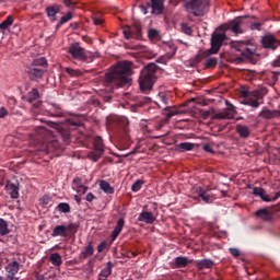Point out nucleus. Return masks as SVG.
Returning a JSON list of instances; mask_svg holds the SVG:
<instances>
[{
    "mask_svg": "<svg viewBox=\"0 0 280 280\" xmlns=\"http://www.w3.org/2000/svg\"><path fill=\"white\" fill-rule=\"evenodd\" d=\"M240 25H242V18H236L228 24L225 30H231L233 34H242V28H240Z\"/></svg>",
    "mask_w": 280,
    "mask_h": 280,
    "instance_id": "21",
    "label": "nucleus"
},
{
    "mask_svg": "<svg viewBox=\"0 0 280 280\" xmlns=\"http://www.w3.org/2000/svg\"><path fill=\"white\" fill-rule=\"evenodd\" d=\"M135 69L132 61L124 60L114 66L106 74L103 81L106 93H113L115 89H121L126 84H130V75Z\"/></svg>",
    "mask_w": 280,
    "mask_h": 280,
    "instance_id": "1",
    "label": "nucleus"
},
{
    "mask_svg": "<svg viewBox=\"0 0 280 280\" xmlns=\"http://www.w3.org/2000/svg\"><path fill=\"white\" fill-rule=\"evenodd\" d=\"M93 253H95V249L93 248V243L90 242L80 253L79 255L80 261H84V259H89V257H93Z\"/></svg>",
    "mask_w": 280,
    "mask_h": 280,
    "instance_id": "20",
    "label": "nucleus"
},
{
    "mask_svg": "<svg viewBox=\"0 0 280 280\" xmlns=\"http://www.w3.org/2000/svg\"><path fill=\"white\" fill-rule=\"evenodd\" d=\"M279 75H280V72H277V71H271L267 73V78L271 86H275V84H277L279 80Z\"/></svg>",
    "mask_w": 280,
    "mask_h": 280,
    "instance_id": "41",
    "label": "nucleus"
},
{
    "mask_svg": "<svg viewBox=\"0 0 280 280\" xmlns=\"http://www.w3.org/2000/svg\"><path fill=\"white\" fill-rule=\"evenodd\" d=\"M203 152H208L209 154H215V151L213 150V147H211L210 143H206L202 147Z\"/></svg>",
    "mask_w": 280,
    "mask_h": 280,
    "instance_id": "51",
    "label": "nucleus"
},
{
    "mask_svg": "<svg viewBox=\"0 0 280 280\" xmlns=\"http://www.w3.org/2000/svg\"><path fill=\"white\" fill-rule=\"evenodd\" d=\"M211 56V52H209V50H206L203 52H199L195 58H192L190 60L189 66L190 67H198V65H200V62H202V60H205V58H209Z\"/></svg>",
    "mask_w": 280,
    "mask_h": 280,
    "instance_id": "24",
    "label": "nucleus"
},
{
    "mask_svg": "<svg viewBox=\"0 0 280 280\" xmlns=\"http://www.w3.org/2000/svg\"><path fill=\"white\" fill-rule=\"evenodd\" d=\"M4 189H5V191H8V194L10 195V197L13 200L19 199V196H20V194H19V191H20L19 183L14 184L10 180H7Z\"/></svg>",
    "mask_w": 280,
    "mask_h": 280,
    "instance_id": "16",
    "label": "nucleus"
},
{
    "mask_svg": "<svg viewBox=\"0 0 280 280\" xmlns=\"http://www.w3.org/2000/svg\"><path fill=\"white\" fill-rule=\"evenodd\" d=\"M250 28L252 30H261V23H253L252 25H250Z\"/></svg>",
    "mask_w": 280,
    "mask_h": 280,
    "instance_id": "62",
    "label": "nucleus"
},
{
    "mask_svg": "<svg viewBox=\"0 0 280 280\" xmlns=\"http://www.w3.org/2000/svg\"><path fill=\"white\" fill-rule=\"evenodd\" d=\"M253 195L254 196H259L264 202H275V200H279L280 198V191L276 192L273 198H270L267 194L266 190L261 187H254L253 188Z\"/></svg>",
    "mask_w": 280,
    "mask_h": 280,
    "instance_id": "12",
    "label": "nucleus"
},
{
    "mask_svg": "<svg viewBox=\"0 0 280 280\" xmlns=\"http://www.w3.org/2000/svg\"><path fill=\"white\" fill-rule=\"evenodd\" d=\"M145 182L138 179L132 186H131V191H133L135 194H137V191L141 190V187H143V184Z\"/></svg>",
    "mask_w": 280,
    "mask_h": 280,
    "instance_id": "47",
    "label": "nucleus"
},
{
    "mask_svg": "<svg viewBox=\"0 0 280 280\" xmlns=\"http://www.w3.org/2000/svg\"><path fill=\"white\" fill-rule=\"evenodd\" d=\"M198 196L200 199L203 200V202H206L207 205H209L210 202H213V197L211 195H209L207 192V190L199 188L198 190Z\"/></svg>",
    "mask_w": 280,
    "mask_h": 280,
    "instance_id": "37",
    "label": "nucleus"
},
{
    "mask_svg": "<svg viewBox=\"0 0 280 280\" xmlns=\"http://www.w3.org/2000/svg\"><path fill=\"white\" fill-rule=\"evenodd\" d=\"M176 150H178V152H191V150H194V143L182 142L176 145Z\"/></svg>",
    "mask_w": 280,
    "mask_h": 280,
    "instance_id": "38",
    "label": "nucleus"
},
{
    "mask_svg": "<svg viewBox=\"0 0 280 280\" xmlns=\"http://www.w3.org/2000/svg\"><path fill=\"white\" fill-rule=\"evenodd\" d=\"M148 36L151 39L159 38V31L151 28V30H149Z\"/></svg>",
    "mask_w": 280,
    "mask_h": 280,
    "instance_id": "52",
    "label": "nucleus"
},
{
    "mask_svg": "<svg viewBox=\"0 0 280 280\" xmlns=\"http://www.w3.org/2000/svg\"><path fill=\"white\" fill-rule=\"evenodd\" d=\"M152 12L154 14H163V10H165V5H163V1H151L150 2Z\"/></svg>",
    "mask_w": 280,
    "mask_h": 280,
    "instance_id": "31",
    "label": "nucleus"
},
{
    "mask_svg": "<svg viewBox=\"0 0 280 280\" xmlns=\"http://www.w3.org/2000/svg\"><path fill=\"white\" fill-rule=\"evenodd\" d=\"M192 260L185 256H178L174 259V268H187Z\"/></svg>",
    "mask_w": 280,
    "mask_h": 280,
    "instance_id": "28",
    "label": "nucleus"
},
{
    "mask_svg": "<svg viewBox=\"0 0 280 280\" xmlns=\"http://www.w3.org/2000/svg\"><path fill=\"white\" fill-rule=\"evenodd\" d=\"M49 261L50 264H52V266H56L58 268L62 266V256H60V254L58 253H54L50 255Z\"/></svg>",
    "mask_w": 280,
    "mask_h": 280,
    "instance_id": "39",
    "label": "nucleus"
},
{
    "mask_svg": "<svg viewBox=\"0 0 280 280\" xmlns=\"http://www.w3.org/2000/svg\"><path fill=\"white\" fill-rule=\"evenodd\" d=\"M100 188L102 189V191H104L105 194H115V188H113L110 186V184L106 180H101L100 182Z\"/></svg>",
    "mask_w": 280,
    "mask_h": 280,
    "instance_id": "40",
    "label": "nucleus"
},
{
    "mask_svg": "<svg viewBox=\"0 0 280 280\" xmlns=\"http://www.w3.org/2000/svg\"><path fill=\"white\" fill-rule=\"evenodd\" d=\"M259 117H262V119H279L280 117V110L279 109H268V108H264L260 113H259Z\"/></svg>",
    "mask_w": 280,
    "mask_h": 280,
    "instance_id": "17",
    "label": "nucleus"
},
{
    "mask_svg": "<svg viewBox=\"0 0 280 280\" xmlns=\"http://www.w3.org/2000/svg\"><path fill=\"white\" fill-rule=\"evenodd\" d=\"M182 32H183V34H187V36H191L194 30L191 28V26H189V24L183 23L182 24Z\"/></svg>",
    "mask_w": 280,
    "mask_h": 280,
    "instance_id": "49",
    "label": "nucleus"
},
{
    "mask_svg": "<svg viewBox=\"0 0 280 280\" xmlns=\"http://www.w3.org/2000/svg\"><path fill=\"white\" fill-rule=\"evenodd\" d=\"M104 140L102 137L97 136L93 140V151H90L88 153V159L90 161H93V163H97V161L101 160L102 156H104Z\"/></svg>",
    "mask_w": 280,
    "mask_h": 280,
    "instance_id": "8",
    "label": "nucleus"
},
{
    "mask_svg": "<svg viewBox=\"0 0 280 280\" xmlns=\"http://www.w3.org/2000/svg\"><path fill=\"white\" fill-rule=\"evenodd\" d=\"M122 34L127 40H130V38H141V25L135 24L133 26H125Z\"/></svg>",
    "mask_w": 280,
    "mask_h": 280,
    "instance_id": "11",
    "label": "nucleus"
},
{
    "mask_svg": "<svg viewBox=\"0 0 280 280\" xmlns=\"http://www.w3.org/2000/svg\"><path fill=\"white\" fill-rule=\"evenodd\" d=\"M124 224H126V221L124 218L118 219L116 226L114 228L112 232V241L115 242L117 237H119V233L124 231Z\"/></svg>",
    "mask_w": 280,
    "mask_h": 280,
    "instance_id": "25",
    "label": "nucleus"
},
{
    "mask_svg": "<svg viewBox=\"0 0 280 280\" xmlns=\"http://www.w3.org/2000/svg\"><path fill=\"white\" fill-rule=\"evenodd\" d=\"M66 72H68L69 75H78V71L71 68H66Z\"/></svg>",
    "mask_w": 280,
    "mask_h": 280,
    "instance_id": "60",
    "label": "nucleus"
},
{
    "mask_svg": "<svg viewBox=\"0 0 280 280\" xmlns=\"http://www.w3.org/2000/svg\"><path fill=\"white\" fill-rule=\"evenodd\" d=\"M231 48L234 51H238L243 56V58L250 59L255 54V49L248 47V43L246 42H231Z\"/></svg>",
    "mask_w": 280,
    "mask_h": 280,
    "instance_id": "9",
    "label": "nucleus"
},
{
    "mask_svg": "<svg viewBox=\"0 0 280 280\" xmlns=\"http://www.w3.org/2000/svg\"><path fill=\"white\" fill-rule=\"evenodd\" d=\"M115 121L118 128H120L122 132H125L126 138L129 139L130 136L128 135V126L130 125V121H128V118L120 116V117H116Z\"/></svg>",
    "mask_w": 280,
    "mask_h": 280,
    "instance_id": "18",
    "label": "nucleus"
},
{
    "mask_svg": "<svg viewBox=\"0 0 280 280\" xmlns=\"http://www.w3.org/2000/svg\"><path fill=\"white\" fill-rule=\"evenodd\" d=\"M14 23V18L9 15L2 23H0V34H5V30Z\"/></svg>",
    "mask_w": 280,
    "mask_h": 280,
    "instance_id": "35",
    "label": "nucleus"
},
{
    "mask_svg": "<svg viewBox=\"0 0 280 280\" xmlns=\"http://www.w3.org/2000/svg\"><path fill=\"white\" fill-rule=\"evenodd\" d=\"M195 266L196 268H198V270H206L211 269L213 266H215V262L209 258H203L201 260H196Z\"/></svg>",
    "mask_w": 280,
    "mask_h": 280,
    "instance_id": "19",
    "label": "nucleus"
},
{
    "mask_svg": "<svg viewBox=\"0 0 280 280\" xmlns=\"http://www.w3.org/2000/svg\"><path fill=\"white\" fill-rule=\"evenodd\" d=\"M170 49H171L170 52L158 58L155 60V62H159L161 65H167V60H172V58H174V56H176V46H170Z\"/></svg>",
    "mask_w": 280,
    "mask_h": 280,
    "instance_id": "23",
    "label": "nucleus"
},
{
    "mask_svg": "<svg viewBox=\"0 0 280 280\" xmlns=\"http://www.w3.org/2000/svg\"><path fill=\"white\" fill-rule=\"evenodd\" d=\"M72 188L77 194H84L89 190V187L82 185V179L80 177H75L72 182Z\"/></svg>",
    "mask_w": 280,
    "mask_h": 280,
    "instance_id": "27",
    "label": "nucleus"
},
{
    "mask_svg": "<svg viewBox=\"0 0 280 280\" xmlns=\"http://www.w3.org/2000/svg\"><path fill=\"white\" fill-rule=\"evenodd\" d=\"M161 71V68L156 63H148L140 72L139 86L142 93H150L156 82V72Z\"/></svg>",
    "mask_w": 280,
    "mask_h": 280,
    "instance_id": "2",
    "label": "nucleus"
},
{
    "mask_svg": "<svg viewBox=\"0 0 280 280\" xmlns=\"http://www.w3.org/2000/svg\"><path fill=\"white\" fill-rule=\"evenodd\" d=\"M45 69H47V59H45V57L34 59L33 63L28 69L30 80H33L35 82L36 80H40V78L45 75Z\"/></svg>",
    "mask_w": 280,
    "mask_h": 280,
    "instance_id": "4",
    "label": "nucleus"
},
{
    "mask_svg": "<svg viewBox=\"0 0 280 280\" xmlns=\"http://www.w3.org/2000/svg\"><path fill=\"white\" fill-rule=\"evenodd\" d=\"M85 200L88 202H93V200H95V196L92 194V192H89L86 196H85Z\"/></svg>",
    "mask_w": 280,
    "mask_h": 280,
    "instance_id": "57",
    "label": "nucleus"
},
{
    "mask_svg": "<svg viewBox=\"0 0 280 280\" xmlns=\"http://www.w3.org/2000/svg\"><path fill=\"white\" fill-rule=\"evenodd\" d=\"M205 67L206 69H213V67H218V58L211 57L206 59Z\"/></svg>",
    "mask_w": 280,
    "mask_h": 280,
    "instance_id": "46",
    "label": "nucleus"
},
{
    "mask_svg": "<svg viewBox=\"0 0 280 280\" xmlns=\"http://www.w3.org/2000/svg\"><path fill=\"white\" fill-rule=\"evenodd\" d=\"M59 135L65 143H69L71 141V131L67 127H61L59 129Z\"/></svg>",
    "mask_w": 280,
    "mask_h": 280,
    "instance_id": "34",
    "label": "nucleus"
},
{
    "mask_svg": "<svg viewBox=\"0 0 280 280\" xmlns=\"http://www.w3.org/2000/svg\"><path fill=\"white\" fill-rule=\"evenodd\" d=\"M68 54H70L74 60H80L81 62H93V57L86 55V50L80 46V43L78 42L70 44Z\"/></svg>",
    "mask_w": 280,
    "mask_h": 280,
    "instance_id": "6",
    "label": "nucleus"
},
{
    "mask_svg": "<svg viewBox=\"0 0 280 280\" xmlns=\"http://www.w3.org/2000/svg\"><path fill=\"white\" fill-rule=\"evenodd\" d=\"M52 110H55V113H52V117H62V112L60 110V106L57 104H52Z\"/></svg>",
    "mask_w": 280,
    "mask_h": 280,
    "instance_id": "50",
    "label": "nucleus"
},
{
    "mask_svg": "<svg viewBox=\"0 0 280 280\" xmlns=\"http://www.w3.org/2000/svg\"><path fill=\"white\" fill-rule=\"evenodd\" d=\"M10 233V229L8 228V221L0 218V235H8Z\"/></svg>",
    "mask_w": 280,
    "mask_h": 280,
    "instance_id": "43",
    "label": "nucleus"
},
{
    "mask_svg": "<svg viewBox=\"0 0 280 280\" xmlns=\"http://www.w3.org/2000/svg\"><path fill=\"white\" fill-rule=\"evenodd\" d=\"M272 67H280V55L272 61Z\"/></svg>",
    "mask_w": 280,
    "mask_h": 280,
    "instance_id": "63",
    "label": "nucleus"
},
{
    "mask_svg": "<svg viewBox=\"0 0 280 280\" xmlns=\"http://www.w3.org/2000/svg\"><path fill=\"white\" fill-rule=\"evenodd\" d=\"M139 255V253L137 252H128L126 257H128V259H132V257H137Z\"/></svg>",
    "mask_w": 280,
    "mask_h": 280,
    "instance_id": "59",
    "label": "nucleus"
},
{
    "mask_svg": "<svg viewBox=\"0 0 280 280\" xmlns=\"http://www.w3.org/2000/svg\"><path fill=\"white\" fill-rule=\"evenodd\" d=\"M20 265L19 261L13 260L8 264L5 267L7 270V278L5 280H14L16 279V275H19Z\"/></svg>",
    "mask_w": 280,
    "mask_h": 280,
    "instance_id": "13",
    "label": "nucleus"
},
{
    "mask_svg": "<svg viewBox=\"0 0 280 280\" xmlns=\"http://www.w3.org/2000/svg\"><path fill=\"white\" fill-rule=\"evenodd\" d=\"M40 202L42 205L47 206L49 202H51V197H49V195H45L42 197Z\"/></svg>",
    "mask_w": 280,
    "mask_h": 280,
    "instance_id": "53",
    "label": "nucleus"
},
{
    "mask_svg": "<svg viewBox=\"0 0 280 280\" xmlns=\"http://www.w3.org/2000/svg\"><path fill=\"white\" fill-rule=\"evenodd\" d=\"M39 98H40V93L36 88H33L31 92H28V94L25 96V100L26 102H28V104H33L34 102H36V100H39Z\"/></svg>",
    "mask_w": 280,
    "mask_h": 280,
    "instance_id": "30",
    "label": "nucleus"
},
{
    "mask_svg": "<svg viewBox=\"0 0 280 280\" xmlns=\"http://www.w3.org/2000/svg\"><path fill=\"white\" fill-rule=\"evenodd\" d=\"M115 265H113V262L108 261L106 267L103 268L101 270V272L98 273L100 277H103L105 279H108V277H110V275H113V268Z\"/></svg>",
    "mask_w": 280,
    "mask_h": 280,
    "instance_id": "32",
    "label": "nucleus"
},
{
    "mask_svg": "<svg viewBox=\"0 0 280 280\" xmlns=\"http://www.w3.org/2000/svg\"><path fill=\"white\" fill-rule=\"evenodd\" d=\"M60 12V5L58 4H51L46 8V13L48 19H50L51 22L58 21V18H56V14H59Z\"/></svg>",
    "mask_w": 280,
    "mask_h": 280,
    "instance_id": "22",
    "label": "nucleus"
},
{
    "mask_svg": "<svg viewBox=\"0 0 280 280\" xmlns=\"http://www.w3.org/2000/svg\"><path fill=\"white\" fill-rule=\"evenodd\" d=\"M185 9L188 14H194V16H205V13L209 12V2L188 1L185 3Z\"/></svg>",
    "mask_w": 280,
    "mask_h": 280,
    "instance_id": "7",
    "label": "nucleus"
},
{
    "mask_svg": "<svg viewBox=\"0 0 280 280\" xmlns=\"http://www.w3.org/2000/svg\"><path fill=\"white\" fill-rule=\"evenodd\" d=\"M230 253H231V255H233V257H240V255H241L240 249L234 248V247L230 248Z\"/></svg>",
    "mask_w": 280,
    "mask_h": 280,
    "instance_id": "56",
    "label": "nucleus"
},
{
    "mask_svg": "<svg viewBox=\"0 0 280 280\" xmlns=\"http://www.w3.org/2000/svg\"><path fill=\"white\" fill-rule=\"evenodd\" d=\"M236 132L241 139H248V137H250V128L246 125H237Z\"/></svg>",
    "mask_w": 280,
    "mask_h": 280,
    "instance_id": "29",
    "label": "nucleus"
},
{
    "mask_svg": "<svg viewBox=\"0 0 280 280\" xmlns=\"http://www.w3.org/2000/svg\"><path fill=\"white\" fill-rule=\"evenodd\" d=\"M8 117V109L5 107H0V119Z\"/></svg>",
    "mask_w": 280,
    "mask_h": 280,
    "instance_id": "55",
    "label": "nucleus"
},
{
    "mask_svg": "<svg viewBox=\"0 0 280 280\" xmlns=\"http://www.w3.org/2000/svg\"><path fill=\"white\" fill-rule=\"evenodd\" d=\"M57 210H58L60 213H71V206H69L68 202H60V203L57 206Z\"/></svg>",
    "mask_w": 280,
    "mask_h": 280,
    "instance_id": "45",
    "label": "nucleus"
},
{
    "mask_svg": "<svg viewBox=\"0 0 280 280\" xmlns=\"http://www.w3.org/2000/svg\"><path fill=\"white\" fill-rule=\"evenodd\" d=\"M226 40L225 33H214L211 37V47L208 49L209 54H218L220 51V47H222V43Z\"/></svg>",
    "mask_w": 280,
    "mask_h": 280,
    "instance_id": "10",
    "label": "nucleus"
},
{
    "mask_svg": "<svg viewBox=\"0 0 280 280\" xmlns=\"http://www.w3.org/2000/svg\"><path fill=\"white\" fill-rule=\"evenodd\" d=\"M261 43H262V47H265V49H272L273 51L280 45L279 39L275 38V36H272V35H267V36L262 37Z\"/></svg>",
    "mask_w": 280,
    "mask_h": 280,
    "instance_id": "14",
    "label": "nucleus"
},
{
    "mask_svg": "<svg viewBox=\"0 0 280 280\" xmlns=\"http://www.w3.org/2000/svg\"><path fill=\"white\" fill-rule=\"evenodd\" d=\"M138 222H144L145 224H154V222H156V213L154 211H142L138 215Z\"/></svg>",
    "mask_w": 280,
    "mask_h": 280,
    "instance_id": "15",
    "label": "nucleus"
},
{
    "mask_svg": "<svg viewBox=\"0 0 280 280\" xmlns=\"http://www.w3.org/2000/svg\"><path fill=\"white\" fill-rule=\"evenodd\" d=\"M164 113L166 115V119H172L175 115H178V109L172 107V106H166L164 107Z\"/></svg>",
    "mask_w": 280,
    "mask_h": 280,
    "instance_id": "42",
    "label": "nucleus"
},
{
    "mask_svg": "<svg viewBox=\"0 0 280 280\" xmlns=\"http://www.w3.org/2000/svg\"><path fill=\"white\" fill-rule=\"evenodd\" d=\"M160 100L162 103H164L165 105L170 104V98L165 95H161Z\"/></svg>",
    "mask_w": 280,
    "mask_h": 280,
    "instance_id": "61",
    "label": "nucleus"
},
{
    "mask_svg": "<svg viewBox=\"0 0 280 280\" xmlns=\"http://www.w3.org/2000/svg\"><path fill=\"white\" fill-rule=\"evenodd\" d=\"M244 104H246V106H252V108H259V101H257L256 98H247Z\"/></svg>",
    "mask_w": 280,
    "mask_h": 280,
    "instance_id": "48",
    "label": "nucleus"
},
{
    "mask_svg": "<svg viewBox=\"0 0 280 280\" xmlns=\"http://www.w3.org/2000/svg\"><path fill=\"white\" fill-rule=\"evenodd\" d=\"M256 218H260V220H264L265 222H270L272 221V212H270L268 209L262 208L256 211L255 213Z\"/></svg>",
    "mask_w": 280,
    "mask_h": 280,
    "instance_id": "26",
    "label": "nucleus"
},
{
    "mask_svg": "<svg viewBox=\"0 0 280 280\" xmlns=\"http://www.w3.org/2000/svg\"><path fill=\"white\" fill-rule=\"evenodd\" d=\"M36 280H47V277H45L43 275H37Z\"/></svg>",
    "mask_w": 280,
    "mask_h": 280,
    "instance_id": "64",
    "label": "nucleus"
},
{
    "mask_svg": "<svg viewBox=\"0 0 280 280\" xmlns=\"http://www.w3.org/2000/svg\"><path fill=\"white\" fill-rule=\"evenodd\" d=\"M80 224L69 223L68 225H57L52 229L51 237H73L78 233Z\"/></svg>",
    "mask_w": 280,
    "mask_h": 280,
    "instance_id": "5",
    "label": "nucleus"
},
{
    "mask_svg": "<svg viewBox=\"0 0 280 280\" xmlns=\"http://www.w3.org/2000/svg\"><path fill=\"white\" fill-rule=\"evenodd\" d=\"M226 108H224L222 112L217 113L215 109L210 108L208 110H201V117L203 119H233L235 117V106L229 101H225Z\"/></svg>",
    "mask_w": 280,
    "mask_h": 280,
    "instance_id": "3",
    "label": "nucleus"
},
{
    "mask_svg": "<svg viewBox=\"0 0 280 280\" xmlns=\"http://www.w3.org/2000/svg\"><path fill=\"white\" fill-rule=\"evenodd\" d=\"M56 150H60L58 140H54L46 145V152H56Z\"/></svg>",
    "mask_w": 280,
    "mask_h": 280,
    "instance_id": "44",
    "label": "nucleus"
},
{
    "mask_svg": "<svg viewBox=\"0 0 280 280\" xmlns=\"http://www.w3.org/2000/svg\"><path fill=\"white\" fill-rule=\"evenodd\" d=\"M106 242H101L100 245L97 246V252L98 253H104V250H106Z\"/></svg>",
    "mask_w": 280,
    "mask_h": 280,
    "instance_id": "54",
    "label": "nucleus"
},
{
    "mask_svg": "<svg viewBox=\"0 0 280 280\" xmlns=\"http://www.w3.org/2000/svg\"><path fill=\"white\" fill-rule=\"evenodd\" d=\"M73 19V13L71 11L67 12L66 15L61 16L59 22L56 25V30H60L65 23H69Z\"/></svg>",
    "mask_w": 280,
    "mask_h": 280,
    "instance_id": "36",
    "label": "nucleus"
},
{
    "mask_svg": "<svg viewBox=\"0 0 280 280\" xmlns=\"http://www.w3.org/2000/svg\"><path fill=\"white\" fill-rule=\"evenodd\" d=\"M93 23L94 25H102V23H104V20L100 18H93Z\"/></svg>",
    "mask_w": 280,
    "mask_h": 280,
    "instance_id": "58",
    "label": "nucleus"
},
{
    "mask_svg": "<svg viewBox=\"0 0 280 280\" xmlns=\"http://www.w3.org/2000/svg\"><path fill=\"white\" fill-rule=\"evenodd\" d=\"M266 93H268V90L266 88L254 90L250 92L252 97H255L256 101L259 102V100H264L266 97Z\"/></svg>",
    "mask_w": 280,
    "mask_h": 280,
    "instance_id": "33",
    "label": "nucleus"
}]
</instances>
